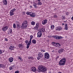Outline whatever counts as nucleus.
<instances>
[{"label": "nucleus", "instance_id": "nucleus-15", "mask_svg": "<svg viewBox=\"0 0 73 73\" xmlns=\"http://www.w3.org/2000/svg\"><path fill=\"white\" fill-rule=\"evenodd\" d=\"M3 2L4 5H7L8 4V1L6 0H3Z\"/></svg>", "mask_w": 73, "mask_h": 73}, {"label": "nucleus", "instance_id": "nucleus-41", "mask_svg": "<svg viewBox=\"0 0 73 73\" xmlns=\"http://www.w3.org/2000/svg\"><path fill=\"white\" fill-rule=\"evenodd\" d=\"M54 17H55V18H56V17H57V15H55V16H54Z\"/></svg>", "mask_w": 73, "mask_h": 73}, {"label": "nucleus", "instance_id": "nucleus-19", "mask_svg": "<svg viewBox=\"0 0 73 73\" xmlns=\"http://www.w3.org/2000/svg\"><path fill=\"white\" fill-rule=\"evenodd\" d=\"M9 62H12L13 61V58H9Z\"/></svg>", "mask_w": 73, "mask_h": 73}, {"label": "nucleus", "instance_id": "nucleus-5", "mask_svg": "<svg viewBox=\"0 0 73 73\" xmlns=\"http://www.w3.org/2000/svg\"><path fill=\"white\" fill-rule=\"evenodd\" d=\"M52 37H54V38H56V39H58V40L61 39V38H63L61 36H59L57 35L53 36H52Z\"/></svg>", "mask_w": 73, "mask_h": 73}, {"label": "nucleus", "instance_id": "nucleus-49", "mask_svg": "<svg viewBox=\"0 0 73 73\" xmlns=\"http://www.w3.org/2000/svg\"><path fill=\"white\" fill-rule=\"evenodd\" d=\"M20 60L21 61H23V59H22V58H21Z\"/></svg>", "mask_w": 73, "mask_h": 73}, {"label": "nucleus", "instance_id": "nucleus-55", "mask_svg": "<svg viewBox=\"0 0 73 73\" xmlns=\"http://www.w3.org/2000/svg\"><path fill=\"white\" fill-rule=\"evenodd\" d=\"M23 13H24V14H25V12H23Z\"/></svg>", "mask_w": 73, "mask_h": 73}, {"label": "nucleus", "instance_id": "nucleus-11", "mask_svg": "<svg viewBox=\"0 0 73 73\" xmlns=\"http://www.w3.org/2000/svg\"><path fill=\"white\" fill-rule=\"evenodd\" d=\"M31 71H33V72H36L37 70H36V68L33 67L31 68Z\"/></svg>", "mask_w": 73, "mask_h": 73}, {"label": "nucleus", "instance_id": "nucleus-42", "mask_svg": "<svg viewBox=\"0 0 73 73\" xmlns=\"http://www.w3.org/2000/svg\"><path fill=\"white\" fill-rule=\"evenodd\" d=\"M60 47H61V45L59 44V46H58V48H60Z\"/></svg>", "mask_w": 73, "mask_h": 73}, {"label": "nucleus", "instance_id": "nucleus-20", "mask_svg": "<svg viewBox=\"0 0 73 73\" xmlns=\"http://www.w3.org/2000/svg\"><path fill=\"white\" fill-rule=\"evenodd\" d=\"M52 44L54 46L57 47V43L55 42H52Z\"/></svg>", "mask_w": 73, "mask_h": 73}, {"label": "nucleus", "instance_id": "nucleus-13", "mask_svg": "<svg viewBox=\"0 0 73 73\" xmlns=\"http://www.w3.org/2000/svg\"><path fill=\"white\" fill-rule=\"evenodd\" d=\"M38 56L40 57H43V54L42 53L39 52L38 54Z\"/></svg>", "mask_w": 73, "mask_h": 73}, {"label": "nucleus", "instance_id": "nucleus-22", "mask_svg": "<svg viewBox=\"0 0 73 73\" xmlns=\"http://www.w3.org/2000/svg\"><path fill=\"white\" fill-rule=\"evenodd\" d=\"M32 42L33 44H36V40L35 39H34L32 40Z\"/></svg>", "mask_w": 73, "mask_h": 73}, {"label": "nucleus", "instance_id": "nucleus-43", "mask_svg": "<svg viewBox=\"0 0 73 73\" xmlns=\"http://www.w3.org/2000/svg\"><path fill=\"white\" fill-rule=\"evenodd\" d=\"M5 41H8V39L7 38H5Z\"/></svg>", "mask_w": 73, "mask_h": 73}, {"label": "nucleus", "instance_id": "nucleus-29", "mask_svg": "<svg viewBox=\"0 0 73 73\" xmlns=\"http://www.w3.org/2000/svg\"><path fill=\"white\" fill-rule=\"evenodd\" d=\"M37 4L38 5H42V3H41V2H39L38 3H37Z\"/></svg>", "mask_w": 73, "mask_h": 73}, {"label": "nucleus", "instance_id": "nucleus-37", "mask_svg": "<svg viewBox=\"0 0 73 73\" xmlns=\"http://www.w3.org/2000/svg\"><path fill=\"white\" fill-rule=\"evenodd\" d=\"M19 47H23V46L21 44H19Z\"/></svg>", "mask_w": 73, "mask_h": 73}, {"label": "nucleus", "instance_id": "nucleus-9", "mask_svg": "<svg viewBox=\"0 0 73 73\" xmlns=\"http://www.w3.org/2000/svg\"><path fill=\"white\" fill-rule=\"evenodd\" d=\"M42 36V33L40 31L37 33V37H41Z\"/></svg>", "mask_w": 73, "mask_h": 73}, {"label": "nucleus", "instance_id": "nucleus-10", "mask_svg": "<svg viewBox=\"0 0 73 73\" xmlns=\"http://www.w3.org/2000/svg\"><path fill=\"white\" fill-rule=\"evenodd\" d=\"M62 30V28L61 26H59L58 27H56V31H60L61 30Z\"/></svg>", "mask_w": 73, "mask_h": 73}, {"label": "nucleus", "instance_id": "nucleus-54", "mask_svg": "<svg viewBox=\"0 0 73 73\" xmlns=\"http://www.w3.org/2000/svg\"><path fill=\"white\" fill-rule=\"evenodd\" d=\"M71 19L72 20H73V16L71 18Z\"/></svg>", "mask_w": 73, "mask_h": 73}, {"label": "nucleus", "instance_id": "nucleus-38", "mask_svg": "<svg viewBox=\"0 0 73 73\" xmlns=\"http://www.w3.org/2000/svg\"><path fill=\"white\" fill-rule=\"evenodd\" d=\"M40 58L41 57H40V56H38V57L37 58V60H40Z\"/></svg>", "mask_w": 73, "mask_h": 73}, {"label": "nucleus", "instance_id": "nucleus-45", "mask_svg": "<svg viewBox=\"0 0 73 73\" xmlns=\"http://www.w3.org/2000/svg\"><path fill=\"white\" fill-rule=\"evenodd\" d=\"M28 42H29V41H28V40H27L26 41H25V42H26V43H28Z\"/></svg>", "mask_w": 73, "mask_h": 73}, {"label": "nucleus", "instance_id": "nucleus-46", "mask_svg": "<svg viewBox=\"0 0 73 73\" xmlns=\"http://www.w3.org/2000/svg\"><path fill=\"white\" fill-rule=\"evenodd\" d=\"M12 66L13 68H15V65H13V66Z\"/></svg>", "mask_w": 73, "mask_h": 73}, {"label": "nucleus", "instance_id": "nucleus-62", "mask_svg": "<svg viewBox=\"0 0 73 73\" xmlns=\"http://www.w3.org/2000/svg\"><path fill=\"white\" fill-rule=\"evenodd\" d=\"M58 57H59V56L57 57V58H58Z\"/></svg>", "mask_w": 73, "mask_h": 73}, {"label": "nucleus", "instance_id": "nucleus-32", "mask_svg": "<svg viewBox=\"0 0 73 73\" xmlns=\"http://www.w3.org/2000/svg\"><path fill=\"white\" fill-rule=\"evenodd\" d=\"M19 70H17L15 72V73H19Z\"/></svg>", "mask_w": 73, "mask_h": 73}, {"label": "nucleus", "instance_id": "nucleus-36", "mask_svg": "<svg viewBox=\"0 0 73 73\" xmlns=\"http://www.w3.org/2000/svg\"><path fill=\"white\" fill-rule=\"evenodd\" d=\"M41 51L42 52V53H43V52H45V50H41Z\"/></svg>", "mask_w": 73, "mask_h": 73}, {"label": "nucleus", "instance_id": "nucleus-6", "mask_svg": "<svg viewBox=\"0 0 73 73\" xmlns=\"http://www.w3.org/2000/svg\"><path fill=\"white\" fill-rule=\"evenodd\" d=\"M15 10H16V9L15 8H14L10 11L9 13H10V16H13V15H14V13L13 12Z\"/></svg>", "mask_w": 73, "mask_h": 73}, {"label": "nucleus", "instance_id": "nucleus-61", "mask_svg": "<svg viewBox=\"0 0 73 73\" xmlns=\"http://www.w3.org/2000/svg\"><path fill=\"white\" fill-rule=\"evenodd\" d=\"M0 66H1V64H0Z\"/></svg>", "mask_w": 73, "mask_h": 73}, {"label": "nucleus", "instance_id": "nucleus-26", "mask_svg": "<svg viewBox=\"0 0 73 73\" xmlns=\"http://www.w3.org/2000/svg\"><path fill=\"white\" fill-rule=\"evenodd\" d=\"M10 30H9V32H10V33H11V34H12V29H10Z\"/></svg>", "mask_w": 73, "mask_h": 73}, {"label": "nucleus", "instance_id": "nucleus-24", "mask_svg": "<svg viewBox=\"0 0 73 73\" xmlns=\"http://www.w3.org/2000/svg\"><path fill=\"white\" fill-rule=\"evenodd\" d=\"M31 44H29L28 43L27 44V49H28L29 48V46H30Z\"/></svg>", "mask_w": 73, "mask_h": 73}, {"label": "nucleus", "instance_id": "nucleus-39", "mask_svg": "<svg viewBox=\"0 0 73 73\" xmlns=\"http://www.w3.org/2000/svg\"><path fill=\"white\" fill-rule=\"evenodd\" d=\"M60 44L58 43H57V47H58V46L59 45V44Z\"/></svg>", "mask_w": 73, "mask_h": 73}, {"label": "nucleus", "instance_id": "nucleus-34", "mask_svg": "<svg viewBox=\"0 0 73 73\" xmlns=\"http://www.w3.org/2000/svg\"><path fill=\"white\" fill-rule=\"evenodd\" d=\"M3 68V65L1 64L0 68Z\"/></svg>", "mask_w": 73, "mask_h": 73}, {"label": "nucleus", "instance_id": "nucleus-47", "mask_svg": "<svg viewBox=\"0 0 73 73\" xmlns=\"http://www.w3.org/2000/svg\"><path fill=\"white\" fill-rule=\"evenodd\" d=\"M2 53H3V52H2V51H1L0 50V54H2Z\"/></svg>", "mask_w": 73, "mask_h": 73}, {"label": "nucleus", "instance_id": "nucleus-33", "mask_svg": "<svg viewBox=\"0 0 73 73\" xmlns=\"http://www.w3.org/2000/svg\"><path fill=\"white\" fill-rule=\"evenodd\" d=\"M31 40H32L30 39L28 44H31V43H32V42H31Z\"/></svg>", "mask_w": 73, "mask_h": 73}, {"label": "nucleus", "instance_id": "nucleus-23", "mask_svg": "<svg viewBox=\"0 0 73 73\" xmlns=\"http://www.w3.org/2000/svg\"><path fill=\"white\" fill-rule=\"evenodd\" d=\"M54 26L53 25H51V29H54Z\"/></svg>", "mask_w": 73, "mask_h": 73}, {"label": "nucleus", "instance_id": "nucleus-28", "mask_svg": "<svg viewBox=\"0 0 73 73\" xmlns=\"http://www.w3.org/2000/svg\"><path fill=\"white\" fill-rule=\"evenodd\" d=\"M16 24L14 23L13 25V28L15 29L16 28Z\"/></svg>", "mask_w": 73, "mask_h": 73}, {"label": "nucleus", "instance_id": "nucleus-7", "mask_svg": "<svg viewBox=\"0 0 73 73\" xmlns=\"http://www.w3.org/2000/svg\"><path fill=\"white\" fill-rule=\"evenodd\" d=\"M50 57V56H49V54L48 53H45L44 54V57L45 58H46L47 59H48V58H49V57Z\"/></svg>", "mask_w": 73, "mask_h": 73}, {"label": "nucleus", "instance_id": "nucleus-50", "mask_svg": "<svg viewBox=\"0 0 73 73\" xmlns=\"http://www.w3.org/2000/svg\"><path fill=\"white\" fill-rule=\"evenodd\" d=\"M28 59H31V57H29L28 58Z\"/></svg>", "mask_w": 73, "mask_h": 73}, {"label": "nucleus", "instance_id": "nucleus-2", "mask_svg": "<svg viewBox=\"0 0 73 73\" xmlns=\"http://www.w3.org/2000/svg\"><path fill=\"white\" fill-rule=\"evenodd\" d=\"M66 62V58H62L60 60L59 64L61 66L64 65L65 64V62Z\"/></svg>", "mask_w": 73, "mask_h": 73}, {"label": "nucleus", "instance_id": "nucleus-53", "mask_svg": "<svg viewBox=\"0 0 73 73\" xmlns=\"http://www.w3.org/2000/svg\"><path fill=\"white\" fill-rule=\"evenodd\" d=\"M31 59H33V57H31Z\"/></svg>", "mask_w": 73, "mask_h": 73}, {"label": "nucleus", "instance_id": "nucleus-30", "mask_svg": "<svg viewBox=\"0 0 73 73\" xmlns=\"http://www.w3.org/2000/svg\"><path fill=\"white\" fill-rule=\"evenodd\" d=\"M30 40H32V38H33V36L31 35L30 36Z\"/></svg>", "mask_w": 73, "mask_h": 73}, {"label": "nucleus", "instance_id": "nucleus-44", "mask_svg": "<svg viewBox=\"0 0 73 73\" xmlns=\"http://www.w3.org/2000/svg\"><path fill=\"white\" fill-rule=\"evenodd\" d=\"M39 24H38V23H36V26H38V25Z\"/></svg>", "mask_w": 73, "mask_h": 73}, {"label": "nucleus", "instance_id": "nucleus-52", "mask_svg": "<svg viewBox=\"0 0 73 73\" xmlns=\"http://www.w3.org/2000/svg\"><path fill=\"white\" fill-rule=\"evenodd\" d=\"M49 40H46V42H49Z\"/></svg>", "mask_w": 73, "mask_h": 73}, {"label": "nucleus", "instance_id": "nucleus-57", "mask_svg": "<svg viewBox=\"0 0 73 73\" xmlns=\"http://www.w3.org/2000/svg\"><path fill=\"white\" fill-rule=\"evenodd\" d=\"M62 25H64V23H62Z\"/></svg>", "mask_w": 73, "mask_h": 73}, {"label": "nucleus", "instance_id": "nucleus-60", "mask_svg": "<svg viewBox=\"0 0 73 73\" xmlns=\"http://www.w3.org/2000/svg\"><path fill=\"white\" fill-rule=\"evenodd\" d=\"M54 52V50H53V51H52V52Z\"/></svg>", "mask_w": 73, "mask_h": 73}, {"label": "nucleus", "instance_id": "nucleus-31", "mask_svg": "<svg viewBox=\"0 0 73 73\" xmlns=\"http://www.w3.org/2000/svg\"><path fill=\"white\" fill-rule=\"evenodd\" d=\"M33 6L34 7V8H37V5H33Z\"/></svg>", "mask_w": 73, "mask_h": 73}, {"label": "nucleus", "instance_id": "nucleus-35", "mask_svg": "<svg viewBox=\"0 0 73 73\" xmlns=\"http://www.w3.org/2000/svg\"><path fill=\"white\" fill-rule=\"evenodd\" d=\"M34 29H38V27H34Z\"/></svg>", "mask_w": 73, "mask_h": 73}, {"label": "nucleus", "instance_id": "nucleus-1", "mask_svg": "<svg viewBox=\"0 0 73 73\" xmlns=\"http://www.w3.org/2000/svg\"><path fill=\"white\" fill-rule=\"evenodd\" d=\"M46 69L45 68V67L42 66H39L38 68L37 69L38 72H45Z\"/></svg>", "mask_w": 73, "mask_h": 73}, {"label": "nucleus", "instance_id": "nucleus-8", "mask_svg": "<svg viewBox=\"0 0 73 73\" xmlns=\"http://www.w3.org/2000/svg\"><path fill=\"white\" fill-rule=\"evenodd\" d=\"M8 27L7 26H5V27H2V30L4 32H5L8 29Z\"/></svg>", "mask_w": 73, "mask_h": 73}, {"label": "nucleus", "instance_id": "nucleus-59", "mask_svg": "<svg viewBox=\"0 0 73 73\" xmlns=\"http://www.w3.org/2000/svg\"><path fill=\"white\" fill-rule=\"evenodd\" d=\"M3 68H5V66H3Z\"/></svg>", "mask_w": 73, "mask_h": 73}, {"label": "nucleus", "instance_id": "nucleus-56", "mask_svg": "<svg viewBox=\"0 0 73 73\" xmlns=\"http://www.w3.org/2000/svg\"><path fill=\"white\" fill-rule=\"evenodd\" d=\"M34 5H37V3H35Z\"/></svg>", "mask_w": 73, "mask_h": 73}, {"label": "nucleus", "instance_id": "nucleus-21", "mask_svg": "<svg viewBox=\"0 0 73 73\" xmlns=\"http://www.w3.org/2000/svg\"><path fill=\"white\" fill-rule=\"evenodd\" d=\"M64 29H66V30L68 29V25L66 24H65Z\"/></svg>", "mask_w": 73, "mask_h": 73}, {"label": "nucleus", "instance_id": "nucleus-58", "mask_svg": "<svg viewBox=\"0 0 73 73\" xmlns=\"http://www.w3.org/2000/svg\"><path fill=\"white\" fill-rule=\"evenodd\" d=\"M38 1H40V0H37Z\"/></svg>", "mask_w": 73, "mask_h": 73}, {"label": "nucleus", "instance_id": "nucleus-48", "mask_svg": "<svg viewBox=\"0 0 73 73\" xmlns=\"http://www.w3.org/2000/svg\"><path fill=\"white\" fill-rule=\"evenodd\" d=\"M18 58L19 60H20V58H21V57H18Z\"/></svg>", "mask_w": 73, "mask_h": 73}, {"label": "nucleus", "instance_id": "nucleus-12", "mask_svg": "<svg viewBox=\"0 0 73 73\" xmlns=\"http://www.w3.org/2000/svg\"><path fill=\"white\" fill-rule=\"evenodd\" d=\"M46 23H47V20H44L42 21V23L43 25H45V24H46Z\"/></svg>", "mask_w": 73, "mask_h": 73}, {"label": "nucleus", "instance_id": "nucleus-18", "mask_svg": "<svg viewBox=\"0 0 73 73\" xmlns=\"http://www.w3.org/2000/svg\"><path fill=\"white\" fill-rule=\"evenodd\" d=\"M40 31L41 32H45V28H43L42 29H40Z\"/></svg>", "mask_w": 73, "mask_h": 73}, {"label": "nucleus", "instance_id": "nucleus-25", "mask_svg": "<svg viewBox=\"0 0 73 73\" xmlns=\"http://www.w3.org/2000/svg\"><path fill=\"white\" fill-rule=\"evenodd\" d=\"M31 24L33 25H35V22L34 21H32L31 23Z\"/></svg>", "mask_w": 73, "mask_h": 73}, {"label": "nucleus", "instance_id": "nucleus-51", "mask_svg": "<svg viewBox=\"0 0 73 73\" xmlns=\"http://www.w3.org/2000/svg\"><path fill=\"white\" fill-rule=\"evenodd\" d=\"M67 22V20L64 21V23H66Z\"/></svg>", "mask_w": 73, "mask_h": 73}, {"label": "nucleus", "instance_id": "nucleus-4", "mask_svg": "<svg viewBox=\"0 0 73 73\" xmlns=\"http://www.w3.org/2000/svg\"><path fill=\"white\" fill-rule=\"evenodd\" d=\"M26 14L27 15H30V16H31V17H33L36 16L35 13L32 12H27L26 13Z\"/></svg>", "mask_w": 73, "mask_h": 73}, {"label": "nucleus", "instance_id": "nucleus-14", "mask_svg": "<svg viewBox=\"0 0 73 73\" xmlns=\"http://www.w3.org/2000/svg\"><path fill=\"white\" fill-rule=\"evenodd\" d=\"M15 47L14 46H10L9 47V49L12 50H14V48H15Z\"/></svg>", "mask_w": 73, "mask_h": 73}, {"label": "nucleus", "instance_id": "nucleus-3", "mask_svg": "<svg viewBox=\"0 0 73 73\" xmlns=\"http://www.w3.org/2000/svg\"><path fill=\"white\" fill-rule=\"evenodd\" d=\"M28 26V22L27 21H24L22 24L21 28V29H24V28H26Z\"/></svg>", "mask_w": 73, "mask_h": 73}, {"label": "nucleus", "instance_id": "nucleus-17", "mask_svg": "<svg viewBox=\"0 0 73 73\" xmlns=\"http://www.w3.org/2000/svg\"><path fill=\"white\" fill-rule=\"evenodd\" d=\"M63 51H64V50L63 49H61L60 50H59L58 52L60 54V53H62V52Z\"/></svg>", "mask_w": 73, "mask_h": 73}, {"label": "nucleus", "instance_id": "nucleus-27", "mask_svg": "<svg viewBox=\"0 0 73 73\" xmlns=\"http://www.w3.org/2000/svg\"><path fill=\"white\" fill-rule=\"evenodd\" d=\"M13 68L12 66H11L9 67V70H13Z\"/></svg>", "mask_w": 73, "mask_h": 73}, {"label": "nucleus", "instance_id": "nucleus-40", "mask_svg": "<svg viewBox=\"0 0 73 73\" xmlns=\"http://www.w3.org/2000/svg\"><path fill=\"white\" fill-rule=\"evenodd\" d=\"M62 19H65V17H64V16H62Z\"/></svg>", "mask_w": 73, "mask_h": 73}, {"label": "nucleus", "instance_id": "nucleus-16", "mask_svg": "<svg viewBox=\"0 0 73 73\" xmlns=\"http://www.w3.org/2000/svg\"><path fill=\"white\" fill-rule=\"evenodd\" d=\"M21 28V26L19 24L17 23V29H20Z\"/></svg>", "mask_w": 73, "mask_h": 73}]
</instances>
